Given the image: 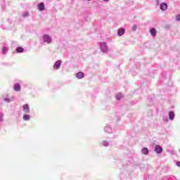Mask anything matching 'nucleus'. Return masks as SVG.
<instances>
[{
    "label": "nucleus",
    "mask_w": 180,
    "mask_h": 180,
    "mask_svg": "<svg viewBox=\"0 0 180 180\" xmlns=\"http://www.w3.org/2000/svg\"><path fill=\"white\" fill-rule=\"evenodd\" d=\"M150 32L152 36H155L157 34V31L155 30V28H151Z\"/></svg>",
    "instance_id": "nucleus-11"
},
{
    "label": "nucleus",
    "mask_w": 180,
    "mask_h": 180,
    "mask_svg": "<svg viewBox=\"0 0 180 180\" xmlns=\"http://www.w3.org/2000/svg\"><path fill=\"white\" fill-rule=\"evenodd\" d=\"M87 1H91V0H87Z\"/></svg>",
    "instance_id": "nucleus-25"
},
{
    "label": "nucleus",
    "mask_w": 180,
    "mask_h": 180,
    "mask_svg": "<svg viewBox=\"0 0 180 180\" xmlns=\"http://www.w3.org/2000/svg\"><path fill=\"white\" fill-rule=\"evenodd\" d=\"M169 117L170 120H174V118L175 117V113H174L173 111L169 112Z\"/></svg>",
    "instance_id": "nucleus-10"
},
{
    "label": "nucleus",
    "mask_w": 180,
    "mask_h": 180,
    "mask_svg": "<svg viewBox=\"0 0 180 180\" xmlns=\"http://www.w3.org/2000/svg\"><path fill=\"white\" fill-rule=\"evenodd\" d=\"M77 78H78V79H82V78H84V72H79L77 74Z\"/></svg>",
    "instance_id": "nucleus-9"
},
{
    "label": "nucleus",
    "mask_w": 180,
    "mask_h": 180,
    "mask_svg": "<svg viewBox=\"0 0 180 180\" xmlns=\"http://www.w3.org/2000/svg\"><path fill=\"white\" fill-rule=\"evenodd\" d=\"M22 109L25 113H29L30 112V107H29L28 104L24 105Z\"/></svg>",
    "instance_id": "nucleus-1"
},
{
    "label": "nucleus",
    "mask_w": 180,
    "mask_h": 180,
    "mask_svg": "<svg viewBox=\"0 0 180 180\" xmlns=\"http://www.w3.org/2000/svg\"><path fill=\"white\" fill-rule=\"evenodd\" d=\"M124 32L125 30L124 28H120L117 32L118 36H123V34H124Z\"/></svg>",
    "instance_id": "nucleus-5"
},
{
    "label": "nucleus",
    "mask_w": 180,
    "mask_h": 180,
    "mask_svg": "<svg viewBox=\"0 0 180 180\" xmlns=\"http://www.w3.org/2000/svg\"><path fill=\"white\" fill-rule=\"evenodd\" d=\"M4 120V114L0 113V122H2Z\"/></svg>",
    "instance_id": "nucleus-17"
},
{
    "label": "nucleus",
    "mask_w": 180,
    "mask_h": 180,
    "mask_svg": "<svg viewBox=\"0 0 180 180\" xmlns=\"http://www.w3.org/2000/svg\"><path fill=\"white\" fill-rule=\"evenodd\" d=\"M176 165L180 168V162H177Z\"/></svg>",
    "instance_id": "nucleus-20"
},
{
    "label": "nucleus",
    "mask_w": 180,
    "mask_h": 180,
    "mask_svg": "<svg viewBox=\"0 0 180 180\" xmlns=\"http://www.w3.org/2000/svg\"><path fill=\"white\" fill-rule=\"evenodd\" d=\"M155 151L158 153L160 154V153H162V147L160 146H156L155 148Z\"/></svg>",
    "instance_id": "nucleus-4"
},
{
    "label": "nucleus",
    "mask_w": 180,
    "mask_h": 180,
    "mask_svg": "<svg viewBox=\"0 0 180 180\" xmlns=\"http://www.w3.org/2000/svg\"><path fill=\"white\" fill-rule=\"evenodd\" d=\"M176 20H180V14L176 16Z\"/></svg>",
    "instance_id": "nucleus-19"
},
{
    "label": "nucleus",
    "mask_w": 180,
    "mask_h": 180,
    "mask_svg": "<svg viewBox=\"0 0 180 180\" xmlns=\"http://www.w3.org/2000/svg\"><path fill=\"white\" fill-rule=\"evenodd\" d=\"M168 8V5L167 4L163 3L160 5V9L162 11H167V8Z\"/></svg>",
    "instance_id": "nucleus-7"
},
{
    "label": "nucleus",
    "mask_w": 180,
    "mask_h": 180,
    "mask_svg": "<svg viewBox=\"0 0 180 180\" xmlns=\"http://www.w3.org/2000/svg\"><path fill=\"white\" fill-rule=\"evenodd\" d=\"M24 50L25 49L23 48H22V47H18L16 49L17 53H23Z\"/></svg>",
    "instance_id": "nucleus-15"
},
{
    "label": "nucleus",
    "mask_w": 180,
    "mask_h": 180,
    "mask_svg": "<svg viewBox=\"0 0 180 180\" xmlns=\"http://www.w3.org/2000/svg\"><path fill=\"white\" fill-rule=\"evenodd\" d=\"M103 46H105V45H103L102 46H101V50H103Z\"/></svg>",
    "instance_id": "nucleus-22"
},
{
    "label": "nucleus",
    "mask_w": 180,
    "mask_h": 180,
    "mask_svg": "<svg viewBox=\"0 0 180 180\" xmlns=\"http://www.w3.org/2000/svg\"><path fill=\"white\" fill-rule=\"evenodd\" d=\"M44 41H45V43H50L51 41V38L50 36L45 34L44 36Z\"/></svg>",
    "instance_id": "nucleus-2"
},
{
    "label": "nucleus",
    "mask_w": 180,
    "mask_h": 180,
    "mask_svg": "<svg viewBox=\"0 0 180 180\" xmlns=\"http://www.w3.org/2000/svg\"><path fill=\"white\" fill-rule=\"evenodd\" d=\"M116 98L118 101H120V99L123 98V94H122V93H118L116 96Z\"/></svg>",
    "instance_id": "nucleus-14"
},
{
    "label": "nucleus",
    "mask_w": 180,
    "mask_h": 180,
    "mask_svg": "<svg viewBox=\"0 0 180 180\" xmlns=\"http://www.w3.org/2000/svg\"><path fill=\"white\" fill-rule=\"evenodd\" d=\"M23 120H25V121L30 120V115L25 114L23 115Z\"/></svg>",
    "instance_id": "nucleus-12"
},
{
    "label": "nucleus",
    "mask_w": 180,
    "mask_h": 180,
    "mask_svg": "<svg viewBox=\"0 0 180 180\" xmlns=\"http://www.w3.org/2000/svg\"><path fill=\"white\" fill-rule=\"evenodd\" d=\"M103 1H105V2H108L109 0H103Z\"/></svg>",
    "instance_id": "nucleus-24"
},
{
    "label": "nucleus",
    "mask_w": 180,
    "mask_h": 180,
    "mask_svg": "<svg viewBox=\"0 0 180 180\" xmlns=\"http://www.w3.org/2000/svg\"><path fill=\"white\" fill-rule=\"evenodd\" d=\"M103 146H108V142H103Z\"/></svg>",
    "instance_id": "nucleus-21"
},
{
    "label": "nucleus",
    "mask_w": 180,
    "mask_h": 180,
    "mask_svg": "<svg viewBox=\"0 0 180 180\" xmlns=\"http://www.w3.org/2000/svg\"><path fill=\"white\" fill-rule=\"evenodd\" d=\"M142 153L143 154H144L145 155H147V154H148V148H143L142 149Z\"/></svg>",
    "instance_id": "nucleus-13"
},
{
    "label": "nucleus",
    "mask_w": 180,
    "mask_h": 180,
    "mask_svg": "<svg viewBox=\"0 0 180 180\" xmlns=\"http://www.w3.org/2000/svg\"><path fill=\"white\" fill-rule=\"evenodd\" d=\"M5 101H7V102H9V100H8V98H6Z\"/></svg>",
    "instance_id": "nucleus-23"
},
{
    "label": "nucleus",
    "mask_w": 180,
    "mask_h": 180,
    "mask_svg": "<svg viewBox=\"0 0 180 180\" xmlns=\"http://www.w3.org/2000/svg\"><path fill=\"white\" fill-rule=\"evenodd\" d=\"M13 88L14 91L18 92L19 91H20V84H19V83H17L14 85Z\"/></svg>",
    "instance_id": "nucleus-6"
},
{
    "label": "nucleus",
    "mask_w": 180,
    "mask_h": 180,
    "mask_svg": "<svg viewBox=\"0 0 180 180\" xmlns=\"http://www.w3.org/2000/svg\"><path fill=\"white\" fill-rule=\"evenodd\" d=\"M6 51H8V48L4 47L3 48V54H6Z\"/></svg>",
    "instance_id": "nucleus-16"
},
{
    "label": "nucleus",
    "mask_w": 180,
    "mask_h": 180,
    "mask_svg": "<svg viewBox=\"0 0 180 180\" xmlns=\"http://www.w3.org/2000/svg\"><path fill=\"white\" fill-rule=\"evenodd\" d=\"M132 30H134V32H135V30H137V25H133Z\"/></svg>",
    "instance_id": "nucleus-18"
},
{
    "label": "nucleus",
    "mask_w": 180,
    "mask_h": 180,
    "mask_svg": "<svg viewBox=\"0 0 180 180\" xmlns=\"http://www.w3.org/2000/svg\"><path fill=\"white\" fill-rule=\"evenodd\" d=\"M38 9L39 11H44V3H40L38 4Z\"/></svg>",
    "instance_id": "nucleus-8"
},
{
    "label": "nucleus",
    "mask_w": 180,
    "mask_h": 180,
    "mask_svg": "<svg viewBox=\"0 0 180 180\" xmlns=\"http://www.w3.org/2000/svg\"><path fill=\"white\" fill-rule=\"evenodd\" d=\"M54 68L55 70H58L60 67H61V60H57L56 63L54 64Z\"/></svg>",
    "instance_id": "nucleus-3"
}]
</instances>
